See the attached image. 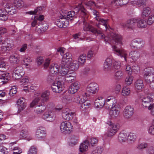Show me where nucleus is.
Wrapping results in <instances>:
<instances>
[{
    "label": "nucleus",
    "instance_id": "obj_1",
    "mask_svg": "<svg viewBox=\"0 0 154 154\" xmlns=\"http://www.w3.org/2000/svg\"><path fill=\"white\" fill-rule=\"evenodd\" d=\"M75 11H77L76 13L81 11V15L83 18L82 22L86 28L87 31L91 32L94 34L100 36L102 39H104L106 42H107L108 40L109 42V43L112 45L113 48H118V47L116 45L118 44L121 45L122 44V37L120 35L117 34H115L112 33L110 34L109 37L105 36L101 32V29L97 30L96 28L94 27L92 25L86 22V20L87 19L88 16L86 10L82 6L77 7L74 9Z\"/></svg>",
    "mask_w": 154,
    "mask_h": 154
},
{
    "label": "nucleus",
    "instance_id": "obj_2",
    "mask_svg": "<svg viewBox=\"0 0 154 154\" xmlns=\"http://www.w3.org/2000/svg\"><path fill=\"white\" fill-rule=\"evenodd\" d=\"M50 75L48 78L51 79H54L57 75L64 76L65 81L70 83L73 82L75 79V75L73 72H70L64 69H60L59 66L57 64H52L50 66Z\"/></svg>",
    "mask_w": 154,
    "mask_h": 154
},
{
    "label": "nucleus",
    "instance_id": "obj_3",
    "mask_svg": "<svg viewBox=\"0 0 154 154\" xmlns=\"http://www.w3.org/2000/svg\"><path fill=\"white\" fill-rule=\"evenodd\" d=\"M116 97L112 96H109L104 98L103 96L98 97L95 100L94 106L97 108H102L103 106L109 108L117 104Z\"/></svg>",
    "mask_w": 154,
    "mask_h": 154
},
{
    "label": "nucleus",
    "instance_id": "obj_4",
    "mask_svg": "<svg viewBox=\"0 0 154 154\" xmlns=\"http://www.w3.org/2000/svg\"><path fill=\"white\" fill-rule=\"evenodd\" d=\"M108 124L109 126L108 131L105 133L103 135V139L105 140L106 137H112L117 132L119 128V126L118 124L113 123L111 122H109Z\"/></svg>",
    "mask_w": 154,
    "mask_h": 154
},
{
    "label": "nucleus",
    "instance_id": "obj_5",
    "mask_svg": "<svg viewBox=\"0 0 154 154\" xmlns=\"http://www.w3.org/2000/svg\"><path fill=\"white\" fill-rule=\"evenodd\" d=\"M72 60V55L69 53H66L63 57L61 62L60 69H68L69 68V64Z\"/></svg>",
    "mask_w": 154,
    "mask_h": 154
},
{
    "label": "nucleus",
    "instance_id": "obj_6",
    "mask_svg": "<svg viewBox=\"0 0 154 154\" xmlns=\"http://www.w3.org/2000/svg\"><path fill=\"white\" fill-rule=\"evenodd\" d=\"M144 77L146 82L150 84L154 81V71L153 69L148 67L144 69Z\"/></svg>",
    "mask_w": 154,
    "mask_h": 154
},
{
    "label": "nucleus",
    "instance_id": "obj_7",
    "mask_svg": "<svg viewBox=\"0 0 154 154\" xmlns=\"http://www.w3.org/2000/svg\"><path fill=\"white\" fill-rule=\"evenodd\" d=\"M61 132L64 134H69L73 130L72 126L68 121L62 122L60 125Z\"/></svg>",
    "mask_w": 154,
    "mask_h": 154
},
{
    "label": "nucleus",
    "instance_id": "obj_8",
    "mask_svg": "<svg viewBox=\"0 0 154 154\" xmlns=\"http://www.w3.org/2000/svg\"><path fill=\"white\" fill-rule=\"evenodd\" d=\"M65 88L63 82L60 81L55 82L51 86L53 91L56 93L60 92L64 89Z\"/></svg>",
    "mask_w": 154,
    "mask_h": 154
},
{
    "label": "nucleus",
    "instance_id": "obj_9",
    "mask_svg": "<svg viewBox=\"0 0 154 154\" xmlns=\"http://www.w3.org/2000/svg\"><path fill=\"white\" fill-rule=\"evenodd\" d=\"M56 21V24L59 27L66 28L69 25V22L68 20H66V15H62Z\"/></svg>",
    "mask_w": 154,
    "mask_h": 154
},
{
    "label": "nucleus",
    "instance_id": "obj_10",
    "mask_svg": "<svg viewBox=\"0 0 154 154\" xmlns=\"http://www.w3.org/2000/svg\"><path fill=\"white\" fill-rule=\"evenodd\" d=\"M24 73L23 67L20 66L17 67L14 69L12 74V77L17 79L21 78Z\"/></svg>",
    "mask_w": 154,
    "mask_h": 154
},
{
    "label": "nucleus",
    "instance_id": "obj_11",
    "mask_svg": "<svg viewBox=\"0 0 154 154\" xmlns=\"http://www.w3.org/2000/svg\"><path fill=\"white\" fill-rule=\"evenodd\" d=\"M109 114L112 118H115L119 116L120 113L119 107L117 104L110 107Z\"/></svg>",
    "mask_w": 154,
    "mask_h": 154
},
{
    "label": "nucleus",
    "instance_id": "obj_12",
    "mask_svg": "<svg viewBox=\"0 0 154 154\" xmlns=\"http://www.w3.org/2000/svg\"><path fill=\"white\" fill-rule=\"evenodd\" d=\"M144 43L143 40L140 38L134 39L131 42V47L136 48H141L144 47Z\"/></svg>",
    "mask_w": 154,
    "mask_h": 154
},
{
    "label": "nucleus",
    "instance_id": "obj_13",
    "mask_svg": "<svg viewBox=\"0 0 154 154\" xmlns=\"http://www.w3.org/2000/svg\"><path fill=\"white\" fill-rule=\"evenodd\" d=\"M98 90V86L97 84L94 82H91L87 86L86 91L87 92L92 94H95Z\"/></svg>",
    "mask_w": 154,
    "mask_h": 154
},
{
    "label": "nucleus",
    "instance_id": "obj_14",
    "mask_svg": "<svg viewBox=\"0 0 154 154\" xmlns=\"http://www.w3.org/2000/svg\"><path fill=\"white\" fill-rule=\"evenodd\" d=\"M74 113L72 112L68 109H66L63 110L62 115L63 118L67 120H70L72 119Z\"/></svg>",
    "mask_w": 154,
    "mask_h": 154
},
{
    "label": "nucleus",
    "instance_id": "obj_15",
    "mask_svg": "<svg viewBox=\"0 0 154 154\" xmlns=\"http://www.w3.org/2000/svg\"><path fill=\"white\" fill-rule=\"evenodd\" d=\"M114 53L121 57H124L125 61L127 62V52L123 49H113Z\"/></svg>",
    "mask_w": 154,
    "mask_h": 154
},
{
    "label": "nucleus",
    "instance_id": "obj_16",
    "mask_svg": "<svg viewBox=\"0 0 154 154\" xmlns=\"http://www.w3.org/2000/svg\"><path fill=\"white\" fill-rule=\"evenodd\" d=\"M80 84L79 82H76L72 83L69 87L68 91L71 94H73L77 91L80 87Z\"/></svg>",
    "mask_w": 154,
    "mask_h": 154
},
{
    "label": "nucleus",
    "instance_id": "obj_17",
    "mask_svg": "<svg viewBox=\"0 0 154 154\" xmlns=\"http://www.w3.org/2000/svg\"><path fill=\"white\" fill-rule=\"evenodd\" d=\"M42 118L47 121L52 122L54 120L55 116L54 112L49 111L44 113L42 116Z\"/></svg>",
    "mask_w": 154,
    "mask_h": 154
},
{
    "label": "nucleus",
    "instance_id": "obj_18",
    "mask_svg": "<svg viewBox=\"0 0 154 154\" xmlns=\"http://www.w3.org/2000/svg\"><path fill=\"white\" fill-rule=\"evenodd\" d=\"M36 135L39 140H42L46 136L45 128L42 127H38L36 131Z\"/></svg>",
    "mask_w": 154,
    "mask_h": 154
},
{
    "label": "nucleus",
    "instance_id": "obj_19",
    "mask_svg": "<svg viewBox=\"0 0 154 154\" xmlns=\"http://www.w3.org/2000/svg\"><path fill=\"white\" fill-rule=\"evenodd\" d=\"M134 112L133 107L129 106H127L124 110L123 115L126 118H129L133 115Z\"/></svg>",
    "mask_w": 154,
    "mask_h": 154
},
{
    "label": "nucleus",
    "instance_id": "obj_20",
    "mask_svg": "<svg viewBox=\"0 0 154 154\" xmlns=\"http://www.w3.org/2000/svg\"><path fill=\"white\" fill-rule=\"evenodd\" d=\"M47 23L43 21H40L38 22V26H36L38 32L41 33L45 32L48 28Z\"/></svg>",
    "mask_w": 154,
    "mask_h": 154
},
{
    "label": "nucleus",
    "instance_id": "obj_21",
    "mask_svg": "<svg viewBox=\"0 0 154 154\" xmlns=\"http://www.w3.org/2000/svg\"><path fill=\"white\" fill-rule=\"evenodd\" d=\"M66 17V20H68L69 22V21L74 20L75 21V23H76L79 21L77 19V15L75 14L74 11H72L69 12Z\"/></svg>",
    "mask_w": 154,
    "mask_h": 154
},
{
    "label": "nucleus",
    "instance_id": "obj_22",
    "mask_svg": "<svg viewBox=\"0 0 154 154\" xmlns=\"http://www.w3.org/2000/svg\"><path fill=\"white\" fill-rule=\"evenodd\" d=\"M5 10L8 14L11 15H13L16 13L17 10L13 5L8 4L5 6Z\"/></svg>",
    "mask_w": 154,
    "mask_h": 154
},
{
    "label": "nucleus",
    "instance_id": "obj_23",
    "mask_svg": "<svg viewBox=\"0 0 154 154\" xmlns=\"http://www.w3.org/2000/svg\"><path fill=\"white\" fill-rule=\"evenodd\" d=\"M141 103L144 107H148L152 104V102L148 96H144L141 98Z\"/></svg>",
    "mask_w": 154,
    "mask_h": 154
},
{
    "label": "nucleus",
    "instance_id": "obj_24",
    "mask_svg": "<svg viewBox=\"0 0 154 154\" xmlns=\"http://www.w3.org/2000/svg\"><path fill=\"white\" fill-rule=\"evenodd\" d=\"M112 58L109 57L107 58L105 60L103 64V69L105 71H108L110 70L112 66Z\"/></svg>",
    "mask_w": 154,
    "mask_h": 154
},
{
    "label": "nucleus",
    "instance_id": "obj_25",
    "mask_svg": "<svg viewBox=\"0 0 154 154\" xmlns=\"http://www.w3.org/2000/svg\"><path fill=\"white\" fill-rule=\"evenodd\" d=\"M92 13L95 16V18L96 20L98 21L101 22L103 23V25L105 26V28L106 29L107 28L106 20L99 18V13L97 11L94 10L92 11Z\"/></svg>",
    "mask_w": 154,
    "mask_h": 154
},
{
    "label": "nucleus",
    "instance_id": "obj_26",
    "mask_svg": "<svg viewBox=\"0 0 154 154\" xmlns=\"http://www.w3.org/2000/svg\"><path fill=\"white\" fill-rule=\"evenodd\" d=\"M137 20L134 18H131L128 20L127 23L125 24V26L128 29H133L136 24Z\"/></svg>",
    "mask_w": 154,
    "mask_h": 154
},
{
    "label": "nucleus",
    "instance_id": "obj_27",
    "mask_svg": "<svg viewBox=\"0 0 154 154\" xmlns=\"http://www.w3.org/2000/svg\"><path fill=\"white\" fill-rule=\"evenodd\" d=\"M89 142L87 140H85L82 142L79 146V151L82 152H84L88 150L89 146Z\"/></svg>",
    "mask_w": 154,
    "mask_h": 154
},
{
    "label": "nucleus",
    "instance_id": "obj_28",
    "mask_svg": "<svg viewBox=\"0 0 154 154\" xmlns=\"http://www.w3.org/2000/svg\"><path fill=\"white\" fill-rule=\"evenodd\" d=\"M128 134L124 131L121 132L118 135V140L121 143L125 142L128 140Z\"/></svg>",
    "mask_w": 154,
    "mask_h": 154
},
{
    "label": "nucleus",
    "instance_id": "obj_29",
    "mask_svg": "<svg viewBox=\"0 0 154 154\" xmlns=\"http://www.w3.org/2000/svg\"><path fill=\"white\" fill-rule=\"evenodd\" d=\"M69 68L67 70L70 71V72H73L74 70L78 69L79 66V63L76 60L73 61L72 63L69 64Z\"/></svg>",
    "mask_w": 154,
    "mask_h": 154
},
{
    "label": "nucleus",
    "instance_id": "obj_30",
    "mask_svg": "<svg viewBox=\"0 0 154 154\" xmlns=\"http://www.w3.org/2000/svg\"><path fill=\"white\" fill-rule=\"evenodd\" d=\"M134 85L135 88L138 90L142 89L144 86L143 81L140 79L135 81L134 83Z\"/></svg>",
    "mask_w": 154,
    "mask_h": 154
},
{
    "label": "nucleus",
    "instance_id": "obj_31",
    "mask_svg": "<svg viewBox=\"0 0 154 154\" xmlns=\"http://www.w3.org/2000/svg\"><path fill=\"white\" fill-rule=\"evenodd\" d=\"M35 98L33 100L30 104V107H33L36 106L39 101L40 99V93L39 91H38L35 94Z\"/></svg>",
    "mask_w": 154,
    "mask_h": 154
},
{
    "label": "nucleus",
    "instance_id": "obj_32",
    "mask_svg": "<svg viewBox=\"0 0 154 154\" xmlns=\"http://www.w3.org/2000/svg\"><path fill=\"white\" fill-rule=\"evenodd\" d=\"M46 107L44 105H39L35 107V112L38 114L42 113L45 110Z\"/></svg>",
    "mask_w": 154,
    "mask_h": 154
},
{
    "label": "nucleus",
    "instance_id": "obj_33",
    "mask_svg": "<svg viewBox=\"0 0 154 154\" xmlns=\"http://www.w3.org/2000/svg\"><path fill=\"white\" fill-rule=\"evenodd\" d=\"M9 79L10 76L8 73L4 72L0 75V82H2V84L7 82Z\"/></svg>",
    "mask_w": 154,
    "mask_h": 154
},
{
    "label": "nucleus",
    "instance_id": "obj_34",
    "mask_svg": "<svg viewBox=\"0 0 154 154\" xmlns=\"http://www.w3.org/2000/svg\"><path fill=\"white\" fill-rule=\"evenodd\" d=\"M131 93L130 88L128 86H124L122 89L121 94L124 97H127L130 95Z\"/></svg>",
    "mask_w": 154,
    "mask_h": 154
},
{
    "label": "nucleus",
    "instance_id": "obj_35",
    "mask_svg": "<svg viewBox=\"0 0 154 154\" xmlns=\"http://www.w3.org/2000/svg\"><path fill=\"white\" fill-rule=\"evenodd\" d=\"M6 11L4 10H0V20L4 21L6 20L8 18V15Z\"/></svg>",
    "mask_w": 154,
    "mask_h": 154
},
{
    "label": "nucleus",
    "instance_id": "obj_36",
    "mask_svg": "<svg viewBox=\"0 0 154 154\" xmlns=\"http://www.w3.org/2000/svg\"><path fill=\"white\" fill-rule=\"evenodd\" d=\"M87 97L84 96L81 97L79 95H78L74 98L73 101L81 104L85 100H87Z\"/></svg>",
    "mask_w": 154,
    "mask_h": 154
},
{
    "label": "nucleus",
    "instance_id": "obj_37",
    "mask_svg": "<svg viewBox=\"0 0 154 154\" xmlns=\"http://www.w3.org/2000/svg\"><path fill=\"white\" fill-rule=\"evenodd\" d=\"M81 104V109L82 111H85L89 108L90 104L88 101L85 100Z\"/></svg>",
    "mask_w": 154,
    "mask_h": 154
},
{
    "label": "nucleus",
    "instance_id": "obj_38",
    "mask_svg": "<svg viewBox=\"0 0 154 154\" xmlns=\"http://www.w3.org/2000/svg\"><path fill=\"white\" fill-rule=\"evenodd\" d=\"M11 63H17L19 61L18 55L17 54H14L11 55L9 59Z\"/></svg>",
    "mask_w": 154,
    "mask_h": 154
},
{
    "label": "nucleus",
    "instance_id": "obj_39",
    "mask_svg": "<svg viewBox=\"0 0 154 154\" xmlns=\"http://www.w3.org/2000/svg\"><path fill=\"white\" fill-rule=\"evenodd\" d=\"M123 75L122 71L119 70L115 72L114 78L116 80H119L123 77Z\"/></svg>",
    "mask_w": 154,
    "mask_h": 154
},
{
    "label": "nucleus",
    "instance_id": "obj_40",
    "mask_svg": "<svg viewBox=\"0 0 154 154\" xmlns=\"http://www.w3.org/2000/svg\"><path fill=\"white\" fill-rule=\"evenodd\" d=\"M50 95V93L48 91H46L43 92L41 95L43 101L45 102L48 101L49 99Z\"/></svg>",
    "mask_w": 154,
    "mask_h": 154
},
{
    "label": "nucleus",
    "instance_id": "obj_41",
    "mask_svg": "<svg viewBox=\"0 0 154 154\" xmlns=\"http://www.w3.org/2000/svg\"><path fill=\"white\" fill-rule=\"evenodd\" d=\"M42 8L41 7H38L34 11H30L26 12V14L30 15L36 14L41 13Z\"/></svg>",
    "mask_w": 154,
    "mask_h": 154
},
{
    "label": "nucleus",
    "instance_id": "obj_42",
    "mask_svg": "<svg viewBox=\"0 0 154 154\" xmlns=\"http://www.w3.org/2000/svg\"><path fill=\"white\" fill-rule=\"evenodd\" d=\"M128 140L131 143L134 142L136 140L137 138L136 134L134 133H130L128 134Z\"/></svg>",
    "mask_w": 154,
    "mask_h": 154
},
{
    "label": "nucleus",
    "instance_id": "obj_43",
    "mask_svg": "<svg viewBox=\"0 0 154 154\" xmlns=\"http://www.w3.org/2000/svg\"><path fill=\"white\" fill-rule=\"evenodd\" d=\"M130 56L132 59L136 61L140 57V54L137 51H131L129 54Z\"/></svg>",
    "mask_w": 154,
    "mask_h": 154
},
{
    "label": "nucleus",
    "instance_id": "obj_44",
    "mask_svg": "<svg viewBox=\"0 0 154 154\" xmlns=\"http://www.w3.org/2000/svg\"><path fill=\"white\" fill-rule=\"evenodd\" d=\"M129 0H113V2L118 6H122L127 4Z\"/></svg>",
    "mask_w": 154,
    "mask_h": 154
},
{
    "label": "nucleus",
    "instance_id": "obj_45",
    "mask_svg": "<svg viewBox=\"0 0 154 154\" xmlns=\"http://www.w3.org/2000/svg\"><path fill=\"white\" fill-rule=\"evenodd\" d=\"M97 52V50L94 49H91L88 53L87 56L88 58L90 59L94 57L95 56Z\"/></svg>",
    "mask_w": 154,
    "mask_h": 154
},
{
    "label": "nucleus",
    "instance_id": "obj_46",
    "mask_svg": "<svg viewBox=\"0 0 154 154\" xmlns=\"http://www.w3.org/2000/svg\"><path fill=\"white\" fill-rule=\"evenodd\" d=\"M11 149L13 154H20L22 152L21 148L17 146L11 148Z\"/></svg>",
    "mask_w": 154,
    "mask_h": 154
},
{
    "label": "nucleus",
    "instance_id": "obj_47",
    "mask_svg": "<svg viewBox=\"0 0 154 154\" xmlns=\"http://www.w3.org/2000/svg\"><path fill=\"white\" fill-rule=\"evenodd\" d=\"M134 77L132 76L128 75L125 79V83L128 85H130L132 83Z\"/></svg>",
    "mask_w": 154,
    "mask_h": 154
},
{
    "label": "nucleus",
    "instance_id": "obj_48",
    "mask_svg": "<svg viewBox=\"0 0 154 154\" xmlns=\"http://www.w3.org/2000/svg\"><path fill=\"white\" fill-rule=\"evenodd\" d=\"M137 26L139 27L144 28L146 24V21L143 19H137Z\"/></svg>",
    "mask_w": 154,
    "mask_h": 154
},
{
    "label": "nucleus",
    "instance_id": "obj_49",
    "mask_svg": "<svg viewBox=\"0 0 154 154\" xmlns=\"http://www.w3.org/2000/svg\"><path fill=\"white\" fill-rule=\"evenodd\" d=\"M134 4H135L138 7L144 6L146 5V0H138L133 2Z\"/></svg>",
    "mask_w": 154,
    "mask_h": 154
},
{
    "label": "nucleus",
    "instance_id": "obj_50",
    "mask_svg": "<svg viewBox=\"0 0 154 154\" xmlns=\"http://www.w3.org/2000/svg\"><path fill=\"white\" fill-rule=\"evenodd\" d=\"M151 13L150 9L149 7L144 8L142 14V17L145 18L148 16Z\"/></svg>",
    "mask_w": 154,
    "mask_h": 154
},
{
    "label": "nucleus",
    "instance_id": "obj_51",
    "mask_svg": "<svg viewBox=\"0 0 154 154\" xmlns=\"http://www.w3.org/2000/svg\"><path fill=\"white\" fill-rule=\"evenodd\" d=\"M147 143L145 142L140 143L136 146V148L139 150H142L146 148L147 146Z\"/></svg>",
    "mask_w": 154,
    "mask_h": 154
},
{
    "label": "nucleus",
    "instance_id": "obj_52",
    "mask_svg": "<svg viewBox=\"0 0 154 154\" xmlns=\"http://www.w3.org/2000/svg\"><path fill=\"white\" fill-rule=\"evenodd\" d=\"M86 60V55L85 54H81L78 58L79 63H85Z\"/></svg>",
    "mask_w": 154,
    "mask_h": 154
},
{
    "label": "nucleus",
    "instance_id": "obj_53",
    "mask_svg": "<svg viewBox=\"0 0 154 154\" xmlns=\"http://www.w3.org/2000/svg\"><path fill=\"white\" fill-rule=\"evenodd\" d=\"M121 67V63L117 60H116L113 62V69H118Z\"/></svg>",
    "mask_w": 154,
    "mask_h": 154
},
{
    "label": "nucleus",
    "instance_id": "obj_54",
    "mask_svg": "<svg viewBox=\"0 0 154 154\" xmlns=\"http://www.w3.org/2000/svg\"><path fill=\"white\" fill-rule=\"evenodd\" d=\"M37 149L33 146H31L29 149L27 154H37Z\"/></svg>",
    "mask_w": 154,
    "mask_h": 154
},
{
    "label": "nucleus",
    "instance_id": "obj_55",
    "mask_svg": "<svg viewBox=\"0 0 154 154\" xmlns=\"http://www.w3.org/2000/svg\"><path fill=\"white\" fill-rule=\"evenodd\" d=\"M14 6L17 8H20L22 7L20 0H15L14 2Z\"/></svg>",
    "mask_w": 154,
    "mask_h": 154
},
{
    "label": "nucleus",
    "instance_id": "obj_56",
    "mask_svg": "<svg viewBox=\"0 0 154 154\" xmlns=\"http://www.w3.org/2000/svg\"><path fill=\"white\" fill-rule=\"evenodd\" d=\"M91 145L92 146H94L96 145L98 142V140L97 138L95 137H91L90 140V141Z\"/></svg>",
    "mask_w": 154,
    "mask_h": 154
},
{
    "label": "nucleus",
    "instance_id": "obj_57",
    "mask_svg": "<svg viewBox=\"0 0 154 154\" xmlns=\"http://www.w3.org/2000/svg\"><path fill=\"white\" fill-rule=\"evenodd\" d=\"M29 83V78L27 76L24 77L21 79L20 81V83L24 85H27Z\"/></svg>",
    "mask_w": 154,
    "mask_h": 154
},
{
    "label": "nucleus",
    "instance_id": "obj_58",
    "mask_svg": "<svg viewBox=\"0 0 154 154\" xmlns=\"http://www.w3.org/2000/svg\"><path fill=\"white\" fill-rule=\"evenodd\" d=\"M17 88L16 86H13L11 88L10 90L9 94L11 96H13L17 92Z\"/></svg>",
    "mask_w": 154,
    "mask_h": 154
},
{
    "label": "nucleus",
    "instance_id": "obj_59",
    "mask_svg": "<svg viewBox=\"0 0 154 154\" xmlns=\"http://www.w3.org/2000/svg\"><path fill=\"white\" fill-rule=\"evenodd\" d=\"M154 22V15H151L149 16L147 21V23L149 25L152 24Z\"/></svg>",
    "mask_w": 154,
    "mask_h": 154
},
{
    "label": "nucleus",
    "instance_id": "obj_60",
    "mask_svg": "<svg viewBox=\"0 0 154 154\" xmlns=\"http://www.w3.org/2000/svg\"><path fill=\"white\" fill-rule=\"evenodd\" d=\"M44 60L43 57L42 56L38 57L36 59V62L38 66L41 65L43 63Z\"/></svg>",
    "mask_w": 154,
    "mask_h": 154
},
{
    "label": "nucleus",
    "instance_id": "obj_61",
    "mask_svg": "<svg viewBox=\"0 0 154 154\" xmlns=\"http://www.w3.org/2000/svg\"><path fill=\"white\" fill-rule=\"evenodd\" d=\"M26 103H24L20 105H17L18 107V112H20L24 109L26 108Z\"/></svg>",
    "mask_w": 154,
    "mask_h": 154
},
{
    "label": "nucleus",
    "instance_id": "obj_62",
    "mask_svg": "<svg viewBox=\"0 0 154 154\" xmlns=\"http://www.w3.org/2000/svg\"><path fill=\"white\" fill-rule=\"evenodd\" d=\"M51 60V58L49 57L45 59L44 64V68L46 69L48 68L50 63Z\"/></svg>",
    "mask_w": 154,
    "mask_h": 154
},
{
    "label": "nucleus",
    "instance_id": "obj_63",
    "mask_svg": "<svg viewBox=\"0 0 154 154\" xmlns=\"http://www.w3.org/2000/svg\"><path fill=\"white\" fill-rule=\"evenodd\" d=\"M125 69L126 72L128 74H131L132 73V69L131 66L128 64H127L125 67Z\"/></svg>",
    "mask_w": 154,
    "mask_h": 154
},
{
    "label": "nucleus",
    "instance_id": "obj_64",
    "mask_svg": "<svg viewBox=\"0 0 154 154\" xmlns=\"http://www.w3.org/2000/svg\"><path fill=\"white\" fill-rule=\"evenodd\" d=\"M103 149L100 147H97L94 151L92 152V154H101L102 152Z\"/></svg>",
    "mask_w": 154,
    "mask_h": 154
}]
</instances>
